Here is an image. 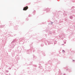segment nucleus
<instances>
[{"label":"nucleus","mask_w":75,"mask_h":75,"mask_svg":"<svg viewBox=\"0 0 75 75\" xmlns=\"http://www.w3.org/2000/svg\"><path fill=\"white\" fill-rule=\"evenodd\" d=\"M63 52H65V51H64V50H63Z\"/></svg>","instance_id":"nucleus-2"},{"label":"nucleus","mask_w":75,"mask_h":75,"mask_svg":"<svg viewBox=\"0 0 75 75\" xmlns=\"http://www.w3.org/2000/svg\"><path fill=\"white\" fill-rule=\"evenodd\" d=\"M28 6H26L24 7L23 10L24 11H26L28 9Z\"/></svg>","instance_id":"nucleus-1"}]
</instances>
